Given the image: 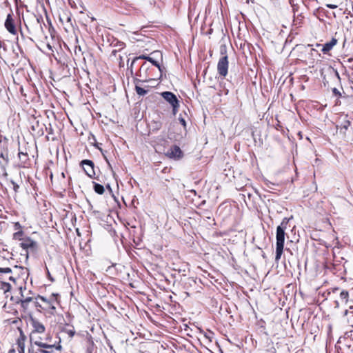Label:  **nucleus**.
<instances>
[{"instance_id": "f257e3e1", "label": "nucleus", "mask_w": 353, "mask_h": 353, "mask_svg": "<svg viewBox=\"0 0 353 353\" xmlns=\"http://www.w3.org/2000/svg\"><path fill=\"white\" fill-rule=\"evenodd\" d=\"M61 346L57 341H53L50 333L44 339H36L30 343L28 353H53L54 350H60Z\"/></svg>"}, {"instance_id": "f03ea898", "label": "nucleus", "mask_w": 353, "mask_h": 353, "mask_svg": "<svg viewBox=\"0 0 353 353\" xmlns=\"http://www.w3.org/2000/svg\"><path fill=\"white\" fill-rule=\"evenodd\" d=\"M290 219L285 217L281 224L276 228V256L275 261H279L281 257L283 254V248H284V242H285V230L287 228V225Z\"/></svg>"}, {"instance_id": "7ed1b4c3", "label": "nucleus", "mask_w": 353, "mask_h": 353, "mask_svg": "<svg viewBox=\"0 0 353 353\" xmlns=\"http://www.w3.org/2000/svg\"><path fill=\"white\" fill-rule=\"evenodd\" d=\"M30 324L32 327V331L30 334V343H33L36 339H43L40 336H36L37 334H43L46 331L44 325L37 319L30 316L29 319Z\"/></svg>"}, {"instance_id": "20e7f679", "label": "nucleus", "mask_w": 353, "mask_h": 353, "mask_svg": "<svg viewBox=\"0 0 353 353\" xmlns=\"http://www.w3.org/2000/svg\"><path fill=\"white\" fill-rule=\"evenodd\" d=\"M152 70H154L152 67H150L147 63H143L140 68L139 74L137 75L140 77H144L145 79L143 80L136 79L135 81L137 82H147L150 80L157 79L154 77L153 74H152Z\"/></svg>"}, {"instance_id": "39448f33", "label": "nucleus", "mask_w": 353, "mask_h": 353, "mask_svg": "<svg viewBox=\"0 0 353 353\" xmlns=\"http://www.w3.org/2000/svg\"><path fill=\"white\" fill-rule=\"evenodd\" d=\"M161 97L168 102L171 106L172 107V112L173 114L175 115L178 112V109L179 107V101L178 100L176 96L169 91H165L161 93Z\"/></svg>"}, {"instance_id": "423d86ee", "label": "nucleus", "mask_w": 353, "mask_h": 353, "mask_svg": "<svg viewBox=\"0 0 353 353\" xmlns=\"http://www.w3.org/2000/svg\"><path fill=\"white\" fill-rule=\"evenodd\" d=\"M26 339L25 334L22 330H20L19 337L17 339L15 345L9 350L8 353H25Z\"/></svg>"}, {"instance_id": "0eeeda50", "label": "nucleus", "mask_w": 353, "mask_h": 353, "mask_svg": "<svg viewBox=\"0 0 353 353\" xmlns=\"http://www.w3.org/2000/svg\"><path fill=\"white\" fill-rule=\"evenodd\" d=\"M228 58L226 54L221 57L217 63V71L219 74L222 77H225L228 72Z\"/></svg>"}, {"instance_id": "6e6552de", "label": "nucleus", "mask_w": 353, "mask_h": 353, "mask_svg": "<svg viewBox=\"0 0 353 353\" xmlns=\"http://www.w3.org/2000/svg\"><path fill=\"white\" fill-rule=\"evenodd\" d=\"M19 245L27 252V258L28 257V251L34 252L37 249V243L30 237L24 238L23 241L19 243Z\"/></svg>"}, {"instance_id": "1a4fd4ad", "label": "nucleus", "mask_w": 353, "mask_h": 353, "mask_svg": "<svg viewBox=\"0 0 353 353\" xmlns=\"http://www.w3.org/2000/svg\"><path fill=\"white\" fill-rule=\"evenodd\" d=\"M19 274H20L23 278L22 281H24L25 279H27L28 276V270L26 268L21 266L14 265L13 269L10 268H0V274H10L12 273L14 271H18Z\"/></svg>"}, {"instance_id": "9d476101", "label": "nucleus", "mask_w": 353, "mask_h": 353, "mask_svg": "<svg viewBox=\"0 0 353 353\" xmlns=\"http://www.w3.org/2000/svg\"><path fill=\"white\" fill-rule=\"evenodd\" d=\"M121 8L123 9L122 11L123 14L136 17H140L142 15V12L139 9L128 3L122 2Z\"/></svg>"}, {"instance_id": "9b49d317", "label": "nucleus", "mask_w": 353, "mask_h": 353, "mask_svg": "<svg viewBox=\"0 0 353 353\" xmlns=\"http://www.w3.org/2000/svg\"><path fill=\"white\" fill-rule=\"evenodd\" d=\"M81 165L85 174L91 179L95 176L94 164L91 160L85 159L81 162Z\"/></svg>"}, {"instance_id": "f8f14e48", "label": "nucleus", "mask_w": 353, "mask_h": 353, "mask_svg": "<svg viewBox=\"0 0 353 353\" xmlns=\"http://www.w3.org/2000/svg\"><path fill=\"white\" fill-rule=\"evenodd\" d=\"M5 28L6 30L12 34L17 35V29L16 28V25L14 21L12 18V15L11 14H8L7 15L5 23Z\"/></svg>"}, {"instance_id": "ddd939ff", "label": "nucleus", "mask_w": 353, "mask_h": 353, "mask_svg": "<svg viewBox=\"0 0 353 353\" xmlns=\"http://www.w3.org/2000/svg\"><path fill=\"white\" fill-rule=\"evenodd\" d=\"M166 155L170 159H179L182 157L183 152L179 146L173 145L167 151Z\"/></svg>"}, {"instance_id": "4468645a", "label": "nucleus", "mask_w": 353, "mask_h": 353, "mask_svg": "<svg viewBox=\"0 0 353 353\" xmlns=\"http://www.w3.org/2000/svg\"><path fill=\"white\" fill-rule=\"evenodd\" d=\"M0 157H9L8 139L3 135H0Z\"/></svg>"}, {"instance_id": "2eb2a0df", "label": "nucleus", "mask_w": 353, "mask_h": 353, "mask_svg": "<svg viewBox=\"0 0 353 353\" xmlns=\"http://www.w3.org/2000/svg\"><path fill=\"white\" fill-rule=\"evenodd\" d=\"M57 294H52L50 299H48L44 296H39V299H40L42 301L46 302L48 305V307L51 309L52 311H55L56 307L54 305V302L57 301Z\"/></svg>"}, {"instance_id": "dca6fc26", "label": "nucleus", "mask_w": 353, "mask_h": 353, "mask_svg": "<svg viewBox=\"0 0 353 353\" xmlns=\"http://www.w3.org/2000/svg\"><path fill=\"white\" fill-rule=\"evenodd\" d=\"M337 39L335 38H332L330 41L325 43L324 45L322 46L321 51L324 54H327L328 52H330L334 46L337 43ZM321 46V44L317 43L316 47Z\"/></svg>"}, {"instance_id": "f3484780", "label": "nucleus", "mask_w": 353, "mask_h": 353, "mask_svg": "<svg viewBox=\"0 0 353 353\" xmlns=\"http://www.w3.org/2000/svg\"><path fill=\"white\" fill-rule=\"evenodd\" d=\"M9 157H0V176H6V167L8 165Z\"/></svg>"}, {"instance_id": "a211bd4d", "label": "nucleus", "mask_w": 353, "mask_h": 353, "mask_svg": "<svg viewBox=\"0 0 353 353\" xmlns=\"http://www.w3.org/2000/svg\"><path fill=\"white\" fill-rule=\"evenodd\" d=\"M347 115L345 116V118L343 121H342L340 125H337L336 128L340 129L341 132L343 134L345 133V131L348 129V128L351 125V122L347 119Z\"/></svg>"}, {"instance_id": "6ab92c4d", "label": "nucleus", "mask_w": 353, "mask_h": 353, "mask_svg": "<svg viewBox=\"0 0 353 353\" xmlns=\"http://www.w3.org/2000/svg\"><path fill=\"white\" fill-rule=\"evenodd\" d=\"M139 59H145L147 60L148 61L152 63V66H159V63L155 61L154 59H153L152 57H149V56H146V55H141L138 57H136L135 59H134V60L132 61V64L131 65H132V64L137 60Z\"/></svg>"}, {"instance_id": "aec40b11", "label": "nucleus", "mask_w": 353, "mask_h": 353, "mask_svg": "<svg viewBox=\"0 0 353 353\" xmlns=\"http://www.w3.org/2000/svg\"><path fill=\"white\" fill-rule=\"evenodd\" d=\"M135 83H136L135 90H136L137 94L139 96L145 95L148 92V90H146L145 88H148L149 86L145 85L144 88H141V86H139L138 85L140 82H137L135 81Z\"/></svg>"}, {"instance_id": "412c9836", "label": "nucleus", "mask_w": 353, "mask_h": 353, "mask_svg": "<svg viewBox=\"0 0 353 353\" xmlns=\"http://www.w3.org/2000/svg\"><path fill=\"white\" fill-rule=\"evenodd\" d=\"M111 46L120 51L125 48V44L117 39H113Z\"/></svg>"}, {"instance_id": "4be33fe9", "label": "nucleus", "mask_w": 353, "mask_h": 353, "mask_svg": "<svg viewBox=\"0 0 353 353\" xmlns=\"http://www.w3.org/2000/svg\"><path fill=\"white\" fill-rule=\"evenodd\" d=\"M62 332L66 333L70 338L73 337L75 334V330H74V327L69 325H66L62 329Z\"/></svg>"}, {"instance_id": "5701e85b", "label": "nucleus", "mask_w": 353, "mask_h": 353, "mask_svg": "<svg viewBox=\"0 0 353 353\" xmlns=\"http://www.w3.org/2000/svg\"><path fill=\"white\" fill-rule=\"evenodd\" d=\"M32 130L39 135H43L44 133L43 127L40 126L39 121H37L35 125H32Z\"/></svg>"}, {"instance_id": "b1692460", "label": "nucleus", "mask_w": 353, "mask_h": 353, "mask_svg": "<svg viewBox=\"0 0 353 353\" xmlns=\"http://www.w3.org/2000/svg\"><path fill=\"white\" fill-rule=\"evenodd\" d=\"M93 184L95 192H97L99 194H103L105 191L104 187L102 185L97 183L95 182H93Z\"/></svg>"}, {"instance_id": "393cba45", "label": "nucleus", "mask_w": 353, "mask_h": 353, "mask_svg": "<svg viewBox=\"0 0 353 353\" xmlns=\"http://www.w3.org/2000/svg\"><path fill=\"white\" fill-rule=\"evenodd\" d=\"M18 156H19V158L21 162V163L23 164V166L25 167L26 164V161H28V154L27 153H23V152H19L18 154Z\"/></svg>"}, {"instance_id": "a878e982", "label": "nucleus", "mask_w": 353, "mask_h": 353, "mask_svg": "<svg viewBox=\"0 0 353 353\" xmlns=\"http://www.w3.org/2000/svg\"><path fill=\"white\" fill-rule=\"evenodd\" d=\"M16 303H20L21 304V307L23 308V311L24 312H26L28 309V305L30 303H28L26 302V301L24 300H22V299H18L17 301H16Z\"/></svg>"}, {"instance_id": "bb28decb", "label": "nucleus", "mask_w": 353, "mask_h": 353, "mask_svg": "<svg viewBox=\"0 0 353 353\" xmlns=\"http://www.w3.org/2000/svg\"><path fill=\"white\" fill-rule=\"evenodd\" d=\"M23 232L20 230L18 232H16L13 234V239H15V240H19V241H23Z\"/></svg>"}, {"instance_id": "cd10ccee", "label": "nucleus", "mask_w": 353, "mask_h": 353, "mask_svg": "<svg viewBox=\"0 0 353 353\" xmlns=\"http://www.w3.org/2000/svg\"><path fill=\"white\" fill-rule=\"evenodd\" d=\"M1 288L6 292L10 290L11 285L6 282H1Z\"/></svg>"}, {"instance_id": "c85d7f7f", "label": "nucleus", "mask_w": 353, "mask_h": 353, "mask_svg": "<svg viewBox=\"0 0 353 353\" xmlns=\"http://www.w3.org/2000/svg\"><path fill=\"white\" fill-rule=\"evenodd\" d=\"M310 54L312 57H321V54L314 48H310Z\"/></svg>"}, {"instance_id": "c756f323", "label": "nucleus", "mask_w": 353, "mask_h": 353, "mask_svg": "<svg viewBox=\"0 0 353 353\" xmlns=\"http://www.w3.org/2000/svg\"><path fill=\"white\" fill-rule=\"evenodd\" d=\"M156 68H158V72L159 73V78L162 77L163 74L165 72V68L163 67V66H161L159 64V66H155Z\"/></svg>"}, {"instance_id": "7c9ffc66", "label": "nucleus", "mask_w": 353, "mask_h": 353, "mask_svg": "<svg viewBox=\"0 0 353 353\" xmlns=\"http://www.w3.org/2000/svg\"><path fill=\"white\" fill-rule=\"evenodd\" d=\"M353 347V341L351 342V343L350 344H347L346 345V347H347V352H345V350H342L341 349V351H342V353H351L350 351L352 352L353 350H350L351 347Z\"/></svg>"}, {"instance_id": "2f4dec72", "label": "nucleus", "mask_w": 353, "mask_h": 353, "mask_svg": "<svg viewBox=\"0 0 353 353\" xmlns=\"http://www.w3.org/2000/svg\"><path fill=\"white\" fill-rule=\"evenodd\" d=\"M23 290H26V287H24V288L22 286L19 287V294H20L19 299H24L26 296L23 294Z\"/></svg>"}, {"instance_id": "473e14b6", "label": "nucleus", "mask_w": 353, "mask_h": 353, "mask_svg": "<svg viewBox=\"0 0 353 353\" xmlns=\"http://www.w3.org/2000/svg\"><path fill=\"white\" fill-rule=\"evenodd\" d=\"M340 296L342 299H347L348 297V292L346 291H343L341 292Z\"/></svg>"}, {"instance_id": "72a5a7b5", "label": "nucleus", "mask_w": 353, "mask_h": 353, "mask_svg": "<svg viewBox=\"0 0 353 353\" xmlns=\"http://www.w3.org/2000/svg\"><path fill=\"white\" fill-rule=\"evenodd\" d=\"M265 353H276V351L274 346H271L270 348L266 350Z\"/></svg>"}, {"instance_id": "f704fd0d", "label": "nucleus", "mask_w": 353, "mask_h": 353, "mask_svg": "<svg viewBox=\"0 0 353 353\" xmlns=\"http://www.w3.org/2000/svg\"><path fill=\"white\" fill-rule=\"evenodd\" d=\"M332 92L336 97H341V95L340 91L336 88L332 89Z\"/></svg>"}, {"instance_id": "c9c22d12", "label": "nucleus", "mask_w": 353, "mask_h": 353, "mask_svg": "<svg viewBox=\"0 0 353 353\" xmlns=\"http://www.w3.org/2000/svg\"><path fill=\"white\" fill-rule=\"evenodd\" d=\"M12 184L13 185V190L15 192H18L19 188V185H17L14 181H11Z\"/></svg>"}, {"instance_id": "e433bc0d", "label": "nucleus", "mask_w": 353, "mask_h": 353, "mask_svg": "<svg viewBox=\"0 0 353 353\" xmlns=\"http://www.w3.org/2000/svg\"><path fill=\"white\" fill-rule=\"evenodd\" d=\"M21 299L26 301L28 303H30L33 300L32 297L30 296H26V298Z\"/></svg>"}, {"instance_id": "4c0bfd02", "label": "nucleus", "mask_w": 353, "mask_h": 353, "mask_svg": "<svg viewBox=\"0 0 353 353\" xmlns=\"http://www.w3.org/2000/svg\"><path fill=\"white\" fill-rule=\"evenodd\" d=\"M179 120L180 123L183 125V126L184 128H185L186 127V122H185V119L183 118L179 117Z\"/></svg>"}, {"instance_id": "58836bf2", "label": "nucleus", "mask_w": 353, "mask_h": 353, "mask_svg": "<svg viewBox=\"0 0 353 353\" xmlns=\"http://www.w3.org/2000/svg\"><path fill=\"white\" fill-rule=\"evenodd\" d=\"M326 6L331 9H335L337 8V6L334 4H327Z\"/></svg>"}, {"instance_id": "ea45409f", "label": "nucleus", "mask_w": 353, "mask_h": 353, "mask_svg": "<svg viewBox=\"0 0 353 353\" xmlns=\"http://www.w3.org/2000/svg\"><path fill=\"white\" fill-rule=\"evenodd\" d=\"M47 273H48V278L50 279L51 281H53L54 279L51 276L48 270H47Z\"/></svg>"}, {"instance_id": "a19ab883", "label": "nucleus", "mask_w": 353, "mask_h": 353, "mask_svg": "<svg viewBox=\"0 0 353 353\" xmlns=\"http://www.w3.org/2000/svg\"><path fill=\"white\" fill-rule=\"evenodd\" d=\"M14 227L15 229L21 228V225L19 224V223L17 222L15 223Z\"/></svg>"}, {"instance_id": "79ce46f5", "label": "nucleus", "mask_w": 353, "mask_h": 353, "mask_svg": "<svg viewBox=\"0 0 353 353\" xmlns=\"http://www.w3.org/2000/svg\"><path fill=\"white\" fill-rule=\"evenodd\" d=\"M9 280L11 281H13V282L16 281V279L14 276H10L9 277Z\"/></svg>"}, {"instance_id": "37998d69", "label": "nucleus", "mask_w": 353, "mask_h": 353, "mask_svg": "<svg viewBox=\"0 0 353 353\" xmlns=\"http://www.w3.org/2000/svg\"><path fill=\"white\" fill-rule=\"evenodd\" d=\"M20 33H21V37L22 39H25V36L23 34V32H22L21 30H20Z\"/></svg>"}, {"instance_id": "c03bdc74", "label": "nucleus", "mask_w": 353, "mask_h": 353, "mask_svg": "<svg viewBox=\"0 0 353 353\" xmlns=\"http://www.w3.org/2000/svg\"><path fill=\"white\" fill-rule=\"evenodd\" d=\"M40 20H43V18H42L41 16H40L39 17L37 18V21L38 23H40Z\"/></svg>"}, {"instance_id": "a18cd8bd", "label": "nucleus", "mask_w": 353, "mask_h": 353, "mask_svg": "<svg viewBox=\"0 0 353 353\" xmlns=\"http://www.w3.org/2000/svg\"><path fill=\"white\" fill-rule=\"evenodd\" d=\"M117 51H119L117 49H114V50H112V54L113 55H116V53H117Z\"/></svg>"}, {"instance_id": "49530a36", "label": "nucleus", "mask_w": 353, "mask_h": 353, "mask_svg": "<svg viewBox=\"0 0 353 353\" xmlns=\"http://www.w3.org/2000/svg\"><path fill=\"white\" fill-rule=\"evenodd\" d=\"M335 73H336V77H337V78L339 79V72L336 70Z\"/></svg>"}, {"instance_id": "de8ad7c7", "label": "nucleus", "mask_w": 353, "mask_h": 353, "mask_svg": "<svg viewBox=\"0 0 353 353\" xmlns=\"http://www.w3.org/2000/svg\"><path fill=\"white\" fill-rule=\"evenodd\" d=\"M156 124H157V128H159L161 126V124L159 123H156Z\"/></svg>"}, {"instance_id": "09e8293b", "label": "nucleus", "mask_w": 353, "mask_h": 353, "mask_svg": "<svg viewBox=\"0 0 353 353\" xmlns=\"http://www.w3.org/2000/svg\"><path fill=\"white\" fill-rule=\"evenodd\" d=\"M108 188L110 189V190H111L110 186L109 185H108Z\"/></svg>"}]
</instances>
